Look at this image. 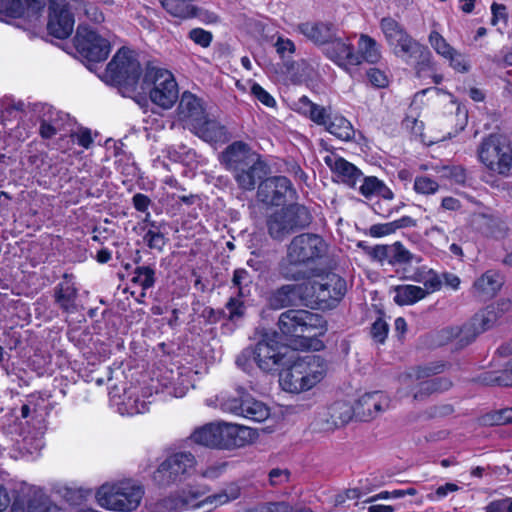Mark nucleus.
Masks as SVG:
<instances>
[{"instance_id": "obj_1", "label": "nucleus", "mask_w": 512, "mask_h": 512, "mask_svg": "<svg viewBox=\"0 0 512 512\" xmlns=\"http://www.w3.org/2000/svg\"><path fill=\"white\" fill-rule=\"evenodd\" d=\"M328 244L318 234L302 233L292 238L277 265L278 275L287 282H305L320 276L319 262L326 257Z\"/></svg>"}, {"instance_id": "obj_2", "label": "nucleus", "mask_w": 512, "mask_h": 512, "mask_svg": "<svg viewBox=\"0 0 512 512\" xmlns=\"http://www.w3.org/2000/svg\"><path fill=\"white\" fill-rule=\"evenodd\" d=\"M219 161L232 173L239 189L252 191L270 172L262 156L244 141H234L219 155Z\"/></svg>"}, {"instance_id": "obj_3", "label": "nucleus", "mask_w": 512, "mask_h": 512, "mask_svg": "<svg viewBox=\"0 0 512 512\" xmlns=\"http://www.w3.org/2000/svg\"><path fill=\"white\" fill-rule=\"evenodd\" d=\"M277 326L282 336L290 341H299L302 348L318 349L322 346L317 337L326 330L325 320L317 313L304 309H288L280 314Z\"/></svg>"}, {"instance_id": "obj_4", "label": "nucleus", "mask_w": 512, "mask_h": 512, "mask_svg": "<svg viewBox=\"0 0 512 512\" xmlns=\"http://www.w3.org/2000/svg\"><path fill=\"white\" fill-rule=\"evenodd\" d=\"M327 373V363L319 355L290 356V362L279 370V383L283 390L300 393L313 388Z\"/></svg>"}, {"instance_id": "obj_5", "label": "nucleus", "mask_w": 512, "mask_h": 512, "mask_svg": "<svg viewBox=\"0 0 512 512\" xmlns=\"http://www.w3.org/2000/svg\"><path fill=\"white\" fill-rule=\"evenodd\" d=\"M142 69L134 52L122 47L108 63L105 80L117 86L123 95L134 92L140 79Z\"/></svg>"}, {"instance_id": "obj_6", "label": "nucleus", "mask_w": 512, "mask_h": 512, "mask_svg": "<svg viewBox=\"0 0 512 512\" xmlns=\"http://www.w3.org/2000/svg\"><path fill=\"white\" fill-rule=\"evenodd\" d=\"M143 496V487L130 482L106 483L96 492V500L101 507L117 512L136 510Z\"/></svg>"}, {"instance_id": "obj_7", "label": "nucleus", "mask_w": 512, "mask_h": 512, "mask_svg": "<svg viewBox=\"0 0 512 512\" xmlns=\"http://www.w3.org/2000/svg\"><path fill=\"white\" fill-rule=\"evenodd\" d=\"M312 219L307 207L298 203L290 204L267 217V231L272 239L282 241L289 234L308 227Z\"/></svg>"}, {"instance_id": "obj_8", "label": "nucleus", "mask_w": 512, "mask_h": 512, "mask_svg": "<svg viewBox=\"0 0 512 512\" xmlns=\"http://www.w3.org/2000/svg\"><path fill=\"white\" fill-rule=\"evenodd\" d=\"M443 363H431L425 366H418L411 372L400 377L403 385L409 387L414 381H419L416 391L413 393V400L424 401L434 393L447 391L452 387V382L446 377L426 379L444 371Z\"/></svg>"}, {"instance_id": "obj_9", "label": "nucleus", "mask_w": 512, "mask_h": 512, "mask_svg": "<svg viewBox=\"0 0 512 512\" xmlns=\"http://www.w3.org/2000/svg\"><path fill=\"white\" fill-rule=\"evenodd\" d=\"M480 161L492 172L508 176L512 169V146L509 139L500 134H491L478 148Z\"/></svg>"}, {"instance_id": "obj_10", "label": "nucleus", "mask_w": 512, "mask_h": 512, "mask_svg": "<svg viewBox=\"0 0 512 512\" xmlns=\"http://www.w3.org/2000/svg\"><path fill=\"white\" fill-rule=\"evenodd\" d=\"M143 81L146 84L153 85L150 90V99L156 105L169 109L178 99L177 83L168 70L147 67Z\"/></svg>"}, {"instance_id": "obj_11", "label": "nucleus", "mask_w": 512, "mask_h": 512, "mask_svg": "<svg viewBox=\"0 0 512 512\" xmlns=\"http://www.w3.org/2000/svg\"><path fill=\"white\" fill-rule=\"evenodd\" d=\"M195 465L196 459L191 452H176L159 465L153 479L160 486H169L183 481L194 470Z\"/></svg>"}, {"instance_id": "obj_12", "label": "nucleus", "mask_w": 512, "mask_h": 512, "mask_svg": "<svg viewBox=\"0 0 512 512\" xmlns=\"http://www.w3.org/2000/svg\"><path fill=\"white\" fill-rule=\"evenodd\" d=\"M380 27L387 41L390 44L397 43L403 54L409 57L419 54L422 65L430 62L431 52L429 49L414 40L395 19L391 17L382 18Z\"/></svg>"}, {"instance_id": "obj_13", "label": "nucleus", "mask_w": 512, "mask_h": 512, "mask_svg": "<svg viewBox=\"0 0 512 512\" xmlns=\"http://www.w3.org/2000/svg\"><path fill=\"white\" fill-rule=\"evenodd\" d=\"M74 43L77 52L89 62L106 60L111 49L106 38L84 25L77 27Z\"/></svg>"}, {"instance_id": "obj_14", "label": "nucleus", "mask_w": 512, "mask_h": 512, "mask_svg": "<svg viewBox=\"0 0 512 512\" xmlns=\"http://www.w3.org/2000/svg\"><path fill=\"white\" fill-rule=\"evenodd\" d=\"M510 309L511 301L509 299H500L477 312L471 320L464 325V333L469 336V339L466 340V344H470L479 334L492 328Z\"/></svg>"}, {"instance_id": "obj_15", "label": "nucleus", "mask_w": 512, "mask_h": 512, "mask_svg": "<svg viewBox=\"0 0 512 512\" xmlns=\"http://www.w3.org/2000/svg\"><path fill=\"white\" fill-rule=\"evenodd\" d=\"M255 351L256 364L264 372L279 371L290 362V356H294V351L288 347L269 343L266 340L258 342Z\"/></svg>"}, {"instance_id": "obj_16", "label": "nucleus", "mask_w": 512, "mask_h": 512, "mask_svg": "<svg viewBox=\"0 0 512 512\" xmlns=\"http://www.w3.org/2000/svg\"><path fill=\"white\" fill-rule=\"evenodd\" d=\"M75 19L71 6L64 0L52 1L49 5L47 30L58 39H66L74 29Z\"/></svg>"}, {"instance_id": "obj_17", "label": "nucleus", "mask_w": 512, "mask_h": 512, "mask_svg": "<svg viewBox=\"0 0 512 512\" xmlns=\"http://www.w3.org/2000/svg\"><path fill=\"white\" fill-rule=\"evenodd\" d=\"M33 111L39 122V135L42 139H52L62 131L69 115L46 103L34 104Z\"/></svg>"}, {"instance_id": "obj_18", "label": "nucleus", "mask_w": 512, "mask_h": 512, "mask_svg": "<svg viewBox=\"0 0 512 512\" xmlns=\"http://www.w3.org/2000/svg\"><path fill=\"white\" fill-rule=\"evenodd\" d=\"M293 192L291 181L285 176H274L260 181L257 197L264 204L280 206L286 202L287 193Z\"/></svg>"}, {"instance_id": "obj_19", "label": "nucleus", "mask_w": 512, "mask_h": 512, "mask_svg": "<svg viewBox=\"0 0 512 512\" xmlns=\"http://www.w3.org/2000/svg\"><path fill=\"white\" fill-rule=\"evenodd\" d=\"M390 406V399L381 391L362 395L353 406L354 416L360 421L368 422Z\"/></svg>"}, {"instance_id": "obj_20", "label": "nucleus", "mask_w": 512, "mask_h": 512, "mask_svg": "<svg viewBox=\"0 0 512 512\" xmlns=\"http://www.w3.org/2000/svg\"><path fill=\"white\" fill-rule=\"evenodd\" d=\"M53 298L55 305L65 314H73L79 310L78 289L72 275H63V280L53 289Z\"/></svg>"}, {"instance_id": "obj_21", "label": "nucleus", "mask_w": 512, "mask_h": 512, "mask_svg": "<svg viewBox=\"0 0 512 512\" xmlns=\"http://www.w3.org/2000/svg\"><path fill=\"white\" fill-rule=\"evenodd\" d=\"M313 292L320 302L340 301L346 293V281L335 273H328L321 281H314Z\"/></svg>"}, {"instance_id": "obj_22", "label": "nucleus", "mask_w": 512, "mask_h": 512, "mask_svg": "<svg viewBox=\"0 0 512 512\" xmlns=\"http://www.w3.org/2000/svg\"><path fill=\"white\" fill-rule=\"evenodd\" d=\"M324 54L339 67L346 70L350 65L360 64V56L354 51L353 45L337 36L326 44Z\"/></svg>"}, {"instance_id": "obj_23", "label": "nucleus", "mask_w": 512, "mask_h": 512, "mask_svg": "<svg viewBox=\"0 0 512 512\" xmlns=\"http://www.w3.org/2000/svg\"><path fill=\"white\" fill-rule=\"evenodd\" d=\"M298 282L287 283L272 290L267 297V304L273 310L293 307L302 299L303 285Z\"/></svg>"}, {"instance_id": "obj_24", "label": "nucleus", "mask_w": 512, "mask_h": 512, "mask_svg": "<svg viewBox=\"0 0 512 512\" xmlns=\"http://www.w3.org/2000/svg\"><path fill=\"white\" fill-rule=\"evenodd\" d=\"M177 113L179 119L192 129L206 116L201 100L190 92L182 94Z\"/></svg>"}, {"instance_id": "obj_25", "label": "nucleus", "mask_w": 512, "mask_h": 512, "mask_svg": "<svg viewBox=\"0 0 512 512\" xmlns=\"http://www.w3.org/2000/svg\"><path fill=\"white\" fill-rule=\"evenodd\" d=\"M298 31L316 45H325L333 40L337 28L331 22L308 21L298 25Z\"/></svg>"}, {"instance_id": "obj_26", "label": "nucleus", "mask_w": 512, "mask_h": 512, "mask_svg": "<svg viewBox=\"0 0 512 512\" xmlns=\"http://www.w3.org/2000/svg\"><path fill=\"white\" fill-rule=\"evenodd\" d=\"M503 285V278L499 272L488 270L477 278L472 286V295L480 301L494 297Z\"/></svg>"}, {"instance_id": "obj_27", "label": "nucleus", "mask_w": 512, "mask_h": 512, "mask_svg": "<svg viewBox=\"0 0 512 512\" xmlns=\"http://www.w3.org/2000/svg\"><path fill=\"white\" fill-rule=\"evenodd\" d=\"M324 162L343 183L350 187H354L362 176V172L355 165L337 155H327L324 157Z\"/></svg>"}, {"instance_id": "obj_28", "label": "nucleus", "mask_w": 512, "mask_h": 512, "mask_svg": "<svg viewBox=\"0 0 512 512\" xmlns=\"http://www.w3.org/2000/svg\"><path fill=\"white\" fill-rule=\"evenodd\" d=\"M246 431L239 425L218 423L216 449H234L244 446Z\"/></svg>"}, {"instance_id": "obj_29", "label": "nucleus", "mask_w": 512, "mask_h": 512, "mask_svg": "<svg viewBox=\"0 0 512 512\" xmlns=\"http://www.w3.org/2000/svg\"><path fill=\"white\" fill-rule=\"evenodd\" d=\"M192 130L206 142L217 143L229 140L226 127L215 120L207 119V115Z\"/></svg>"}, {"instance_id": "obj_30", "label": "nucleus", "mask_w": 512, "mask_h": 512, "mask_svg": "<svg viewBox=\"0 0 512 512\" xmlns=\"http://www.w3.org/2000/svg\"><path fill=\"white\" fill-rule=\"evenodd\" d=\"M45 6L44 0H7L3 11L10 17H22L25 13L37 14Z\"/></svg>"}, {"instance_id": "obj_31", "label": "nucleus", "mask_w": 512, "mask_h": 512, "mask_svg": "<svg viewBox=\"0 0 512 512\" xmlns=\"http://www.w3.org/2000/svg\"><path fill=\"white\" fill-rule=\"evenodd\" d=\"M393 290L394 302L400 306L412 305L428 295L426 290L415 285H398Z\"/></svg>"}, {"instance_id": "obj_32", "label": "nucleus", "mask_w": 512, "mask_h": 512, "mask_svg": "<svg viewBox=\"0 0 512 512\" xmlns=\"http://www.w3.org/2000/svg\"><path fill=\"white\" fill-rule=\"evenodd\" d=\"M331 423L328 428H340L346 425L354 415L353 406L344 402H336L328 408Z\"/></svg>"}, {"instance_id": "obj_33", "label": "nucleus", "mask_w": 512, "mask_h": 512, "mask_svg": "<svg viewBox=\"0 0 512 512\" xmlns=\"http://www.w3.org/2000/svg\"><path fill=\"white\" fill-rule=\"evenodd\" d=\"M218 423H208L198 427L191 434V440L201 446L216 449Z\"/></svg>"}, {"instance_id": "obj_34", "label": "nucleus", "mask_w": 512, "mask_h": 512, "mask_svg": "<svg viewBox=\"0 0 512 512\" xmlns=\"http://www.w3.org/2000/svg\"><path fill=\"white\" fill-rule=\"evenodd\" d=\"M160 3L174 17L187 19L196 15L192 0H160Z\"/></svg>"}, {"instance_id": "obj_35", "label": "nucleus", "mask_w": 512, "mask_h": 512, "mask_svg": "<svg viewBox=\"0 0 512 512\" xmlns=\"http://www.w3.org/2000/svg\"><path fill=\"white\" fill-rule=\"evenodd\" d=\"M357 54L360 56V64L362 61L374 64L381 58L377 42L365 34L359 38Z\"/></svg>"}, {"instance_id": "obj_36", "label": "nucleus", "mask_w": 512, "mask_h": 512, "mask_svg": "<svg viewBox=\"0 0 512 512\" xmlns=\"http://www.w3.org/2000/svg\"><path fill=\"white\" fill-rule=\"evenodd\" d=\"M244 413L243 416L254 422H262L266 420L270 415V409L262 401L256 400L251 395L249 398L244 400Z\"/></svg>"}, {"instance_id": "obj_37", "label": "nucleus", "mask_w": 512, "mask_h": 512, "mask_svg": "<svg viewBox=\"0 0 512 512\" xmlns=\"http://www.w3.org/2000/svg\"><path fill=\"white\" fill-rule=\"evenodd\" d=\"M326 130L343 141H349L354 137V129L351 123L342 116H335L328 121Z\"/></svg>"}, {"instance_id": "obj_38", "label": "nucleus", "mask_w": 512, "mask_h": 512, "mask_svg": "<svg viewBox=\"0 0 512 512\" xmlns=\"http://www.w3.org/2000/svg\"><path fill=\"white\" fill-rule=\"evenodd\" d=\"M249 393H247L243 388H239L237 390L236 396H231L225 399H222L220 402V407L224 412L231 413L236 416H243L244 413V400L249 398Z\"/></svg>"}, {"instance_id": "obj_39", "label": "nucleus", "mask_w": 512, "mask_h": 512, "mask_svg": "<svg viewBox=\"0 0 512 512\" xmlns=\"http://www.w3.org/2000/svg\"><path fill=\"white\" fill-rule=\"evenodd\" d=\"M12 510L13 512H62L61 508L47 499L29 500L26 507H20L17 502H14Z\"/></svg>"}, {"instance_id": "obj_40", "label": "nucleus", "mask_w": 512, "mask_h": 512, "mask_svg": "<svg viewBox=\"0 0 512 512\" xmlns=\"http://www.w3.org/2000/svg\"><path fill=\"white\" fill-rule=\"evenodd\" d=\"M455 338H459L460 346H466V340L469 339L468 334L464 333V326L446 327L436 333L435 343L439 346L445 345Z\"/></svg>"}, {"instance_id": "obj_41", "label": "nucleus", "mask_w": 512, "mask_h": 512, "mask_svg": "<svg viewBox=\"0 0 512 512\" xmlns=\"http://www.w3.org/2000/svg\"><path fill=\"white\" fill-rule=\"evenodd\" d=\"M477 381L483 385L512 386V381L506 367L502 371L484 372L479 375Z\"/></svg>"}, {"instance_id": "obj_42", "label": "nucleus", "mask_w": 512, "mask_h": 512, "mask_svg": "<svg viewBox=\"0 0 512 512\" xmlns=\"http://www.w3.org/2000/svg\"><path fill=\"white\" fill-rule=\"evenodd\" d=\"M252 276L250 273L243 269H236L232 277V286L237 289L239 297H246L249 295V286L252 284Z\"/></svg>"}, {"instance_id": "obj_43", "label": "nucleus", "mask_w": 512, "mask_h": 512, "mask_svg": "<svg viewBox=\"0 0 512 512\" xmlns=\"http://www.w3.org/2000/svg\"><path fill=\"white\" fill-rule=\"evenodd\" d=\"M132 282L147 290L155 284V270L150 266H139L134 271Z\"/></svg>"}, {"instance_id": "obj_44", "label": "nucleus", "mask_w": 512, "mask_h": 512, "mask_svg": "<svg viewBox=\"0 0 512 512\" xmlns=\"http://www.w3.org/2000/svg\"><path fill=\"white\" fill-rule=\"evenodd\" d=\"M432 48L444 58L455 54V49L445 40V38L436 30H432L428 37Z\"/></svg>"}, {"instance_id": "obj_45", "label": "nucleus", "mask_w": 512, "mask_h": 512, "mask_svg": "<svg viewBox=\"0 0 512 512\" xmlns=\"http://www.w3.org/2000/svg\"><path fill=\"white\" fill-rule=\"evenodd\" d=\"M300 102L308 106L309 117L313 122L318 125H327L329 116L324 107L312 103L306 96H303Z\"/></svg>"}, {"instance_id": "obj_46", "label": "nucleus", "mask_w": 512, "mask_h": 512, "mask_svg": "<svg viewBox=\"0 0 512 512\" xmlns=\"http://www.w3.org/2000/svg\"><path fill=\"white\" fill-rule=\"evenodd\" d=\"M143 241L146 243L148 248L161 252L168 239L161 230L148 229L143 236Z\"/></svg>"}, {"instance_id": "obj_47", "label": "nucleus", "mask_w": 512, "mask_h": 512, "mask_svg": "<svg viewBox=\"0 0 512 512\" xmlns=\"http://www.w3.org/2000/svg\"><path fill=\"white\" fill-rule=\"evenodd\" d=\"M361 247L371 258L379 262L387 261L390 264L391 245H376L374 247L366 246L363 242H359Z\"/></svg>"}, {"instance_id": "obj_48", "label": "nucleus", "mask_w": 512, "mask_h": 512, "mask_svg": "<svg viewBox=\"0 0 512 512\" xmlns=\"http://www.w3.org/2000/svg\"><path fill=\"white\" fill-rule=\"evenodd\" d=\"M293 507L285 501L261 503L242 512H292Z\"/></svg>"}, {"instance_id": "obj_49", "label": "nucleus", "mask_w": 512, "mask_h": 512, "mask_svg": "<svg viewBox=\"0 0 512 512\" xmlns=\"http://www.w3.org/2000/svg\"><path fill=\"white\" fill-rule=\"evenodd\" d=\"M413 255L400 242L391 245L390 264L409 263Z\"/></svg>"}, {"instance_id": "obj_50", "label": "nucleus", "mask_w": 512, "mask_h": 512, "mask_svg": "<svg viewBox=\"0 0 512 512\" xmlns=\"http://www.w3.org/2000/svg\"><path fill=\"white\" fill-rule=\"evenodd\" d=\"M253 363H256L255 347L245 348L236 358L237 366L247 373L253 369Z\"/></svg>"}, {"instance_id": "obj_51", "label": "nucleus", "mask_w": 512, "mask_h": 512, "mask_svg": "<svg viewBox=\"0 0 512 512\" xmlns=\"http://www.w3.org/2000/svg\"><path fill=\"white\" fill-rule=\"evenodd\" d=\"M44 400L40 396L29 395L21 406V417L24 419L35 418L39 414V404Z\"/></svg>"}, {"instance_id": "obj_52", "label": "nucleus", "mask_w": 512, "mask_h": 512, "mask_svg": "<svg viewBox=\"0 0 512 512\" xmlns=\"http://www.w3.org/2000/svg\"><path fill=\"white\" fill-rule=\"evenodd\" d=\"M241 298L238 295L237 297H231L225 305L229 312L228 319L231 321L242 318L245 314L246 307Z\"/></svg>"}, {"instance_id": "obj_53", "label": "nucleus", "mask_w": 512, "mask_h": 512, "mask_svg": "<svg viewBox=\"0 0 512 512\" xmlns=\"http://www.w3.org/2000/svg\"><path fill=\"white\" fill-rule=\"evenodd\" d=\"M291 472L288 469L273 468L268 472V482L271 487H278L290 481Z\"/></svg>"}, {"instance_id": "obj_54", "label": "nucleus", "mask_w": 512, "mask_h": 512, "mask_svg": "<svg viewBox=\"0 0 512 512\" xmlns=\"http://www.w3.org/2000/svg\"><path fill=\"white\" fill-rule=\"evenodd\" d=\"M438 188V183L426 176L416 177L414 181V189L417 193L433 194L438 190Z\"/></svg>"}, {"instance_id": "obj_55", "label": "nucleus", "mask_w": 512, "mask_h": 512, "mask_svg": "<svg viewBox=\"0 0 512 512\" xmlns=\"http://www.w3.org/2000/svg\"><path fill=\"white\" fill-rule=\"evenodd\" d=\"M388 330V324L382 318H378L372 324L370 333L375 341L383 343L387 337Z\"/></svg>"}, {"instance_id": "obj_56", "label": "nucleus", "mask_w": 512, "mask_h": 512, "mask_svg": "<svg viewBox=\"0 0 512 512\" xmlns=\"http://www.w3.org/2000/svg\"><path fill=\"white\" fill-rule=\"evenodd\" d=\"M504 408L499 410L490 411L484 414L480 421L483 425L486 426H498V425H506L504 420Z\"/></svg>"}, {"instance_id": "obj_57", "label": "nucleus", "mask_w": 512, "mask_h": 512, "mask_svg": "<svg viewBox=\"0 0 512 512\" xmlns=\"http://www.w3.org/2000/svg\"><path fill=\"white\" fill-rule=\"evenodd\" d=\"M369 82L376 88H384L388 85V77L386 73L378 68H370L367 71Z\"/></svg>"}, {"instance_id": "obj_58", "label": "nucleus", "mask_w": 512, "mask_h": 512, "mask_svg": "<svg viewBox=\"0 0 512 512\" xmlns=\"http://www.w3.org/2000/svg\"><path fill=\"white\" fill-rule=\"evenodd\" d=\"M83 11L87 19L93 23L100 24L105 20L103 12L94 3H83Z\"/></svg>"}, {"instance_id": "obj_59", "label": "nucleus", "mask_w": 512, "mask_h": 512, "mask_svg": "<svg viewBox=\"0 0 512 512\" xmlns=\"http://www.w3.org/2000/svg\"><path fill=\"white\" fill-rule=\"evenodd\" d=\"M382 181L374 176L364 178L363 184L360 186V193L365 197L377 194Z\"/></svg>"}, {"instance_id": "obj_60", "label": "nucleus", "mask_w": 512, "mask_h": 512, "mask_svg": "<svg viewBox=\"0 0 512 512\" xmlns=\"http://www.w3.org/2000/svg\"><path fill=\"white\" fill-rule=\"evenodd\" d=\"M251 93L257 100L267 107H274L276 104L275 99L257 83L252 85Z\"/></svg>"}, {"instance_id": "obj_61", "label": "nucleus", "mask_w": 512, "mask_h": 512, "mask_svg": "<svg viewBox=\"0 0 512 512\" xmlns=\"http://www.w3.org/2000/svg\"><path fill=\"white\" fill-rule=\"evenodd\" d=\"M189 37L202 47H208L212 41V34L201 28L192 29L189 32Z\"/></svg>"}, {"instance_id": "obj_62", "label": "nucleus", "mask_w": 512, "mask_h": 512, "mask_svg": "<svg viewBox=\"0 0 512 512\" xmlns=\"http://www.w3.org/2000/svg\"><path fill=\"white\" fill-rule=\"evenodd\" d=\"M486 512H512V498H503L490 502L485 507Z\"/></svg>"}, {"instance_id": "obj_63", "label": "nucleus", "mask_w": 512, "mask_h": 512, "mask_svg": "<svg viewBox=\"0 0 512 512\" xmlns=\"http://www.w3.org/2000/svg\"><path fill=\"white\" fill-rule=\"evenodd\" d=\"M226 316L222 309H214L212 307H205L202 310L201 317L209 324H215Z\"/></svg>"}, {"instance_id": "obj_64", "label": "nucleus", "mask_w": 512, "mask_h": 512, "mask_svg": "<svg viewBox=\"0 0 512 512\" xmlns=\"http://www.w3.org/2000/svg\"><path fill=\"white\" fill-rule=\"evenodd\" d=\"M423 283L425 286L423 289L426 290L428 294L439 290L442 286L440 277L435 272H433V270H429L424 278Z\"/></svg>"}]
</instances>
